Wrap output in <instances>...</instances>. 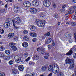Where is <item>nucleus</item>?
Instances as JSON below:
<instances>
[{
	"instance_id": "nucleus-25",
	"label": "nucleus",
	"mask_w": 76,
	"mask_h": 76,
	"mask_svg": "<svg viewBox=\"0 0 76 76\" xmlns=\"http://www.w3.org/2000/svg\"><path fill=\"white\" fill-rule=\"evenodd\" d=\"M23 56L24 58H26L27 57H28V53L26 52L24 53Z\"/></svg>"
},
{
	"instance_id": "nucleus-33",
	"label": "nucleus",
	"mask_w": 76,
	"mask_h": 76,
	"mask_svg": "<svg viewBox=\"0 0 76 76\" xmlns=\"http://www.w3.org/2000/svg\"><path fill=\"white\" fill-rule=\"evenodd\" d=\"M73 12H75V10H74V11L73 10H70L68 11V14H71V13H73Z\"/></svg>"
},
{
	"instance_id": "nucleus-43",
	"label": "nucleus",
	"mask_w": 76,
	"mask_h": 76,
	"mask_svg": "<svg viewBox=\"0 0 76 76\" xmlns=\"http://www.w3.org/2000/svg\"><path fill=\"white\" fill-rule=\"evenodd\" d=\"M40 39L41 40H42L43 39H45V37L43 36H41L40 37Z\"/></svg>"
},
{
	"instance_id": "nucleus-62",
	"label": "nucleus",
	"mask_w": 76,
	"mask_h": 76,
	"mask_svg": "<svg viewBox=\"0 0 76 76\" xmlns=\"http://www.w3.org/2000/svg\"><path fill=\"white\" fill-rule=\"evenodd\" d=\"M25 76H30V75L28 74H26V75Z\"/></svg>"
},
{
	"instance_id": "nucleus-20",
	"label": "nucleus",
	"mask_w": 76,
	"mask_h": 76,
	"mask_svg": "<svg viewBox=\"0 0 76 76\" xmlns=\"http://www.w3.org/2000/svg\"><path fill=\"white\" fill-rule=\"evenodd\" d=\"M70 64V65L69 67V69H73V68H74V66H75V65H74V62H72V64Z\"/></svg>"
},
{
	"instance_id": "nucleus-1",
	"label": "nucleus",
	"mask_w": 76,
	"mask_h": 76,
	"mask_svg": "<svg viewBox=\"0 0 76 76\" xmlns=\"http://www.w3.org/2000/svg\"><path fill=\"white\" fill-rule=\"evenodd\" d=\"M48 70L50 72L53 71V73L55 74L56 73L57 76H64L63 73L61 72H59V68L58 65L56 64H53V65H50L49 66Z\"/></svg>"
},
{
	"instance_id": "nucleus-49",
	"label": "nucleus",
	"mask_w": 76,
	"mask_h": 76,
	"mask_svg": "<svg viewBox=\"0 0 76 76\" xmlns=\"http://www.w3.org/2000/svg\"><path fill=\"white\" fill-rule=\"evenodd\" d=\"M73 57L74 58H76V53H74L73 55Z\"/></svg>"
},
{
	"instance_id": "nucleus-32",
	"label": "nucleus",
	"mask_w": 76,
	"mask_h": 76,
	"mask_svg": "<svg viewBox=\"0 0 76 76\" xmlns=\"http://www.w3.org/2000/svg\"><path fill=\"white\" fill-rule=\"evenodd\" d=\"M34 58L36 60H38L39 59V56L38 55H35L34 57Z\"/></svg>"
},
{
	"instance_id": "nucleus-13",
	"label": "nucleus",
	"mask_w": 76,
	"mask_h": 76,
	"mask_svg": "<svg viewBox=\"0 0 76 76\" xmlns=\"http://www.w3.org/2000/svg\"><path fill=\"white\" fill-rule=\"evenodd\" d=\"M18 69L20 71H23L24 69L23 68V66L22 65H19L18 66Z\"/></svg>"
},
{
	"instance_id": "nucleus-57",
	"label": "nucleus",
	"mask_w": 76,
	"mask_h": 76,
	"mask_svg": "<svg viewBox=\"0 0 76 76\" xmlns=\"http://www.w3.org/2000/svg\"><path fill=\"white\" fill-rule=\"evenodd\" d=\"M32 64V63L31 61H30L29 62V65H31Z\"/></svg>"
},
{
	"instance_id": "nucleus-4",
	"label": "nucleus",
	"mask_w": 76,
	"mask_h": 76,
	"mask_svg": "<svg viewBox=\"0 0 76 76\" xmlns=\"http://www.w3.org/2000/svg\"><path fill=\"white\" fill-rule=\"evenodd\" d=\"M43 4L45 6H47L48 7L50 6L51 4V2L50 1L48 0L44 1H43Z\"/></svg>"
},
{
	"instance_id": "nucleus-27",
	"label": "nucleus",
	"mask_w": 76,
	"mask_h": 76,
	"mask_svg": "<svg viewBox=\"0 0 76 76\" xmlns=\"http://www.w3.org/2000/svg\"><path fill=\"white\" fill-rule=\"evenodd\" d=\"M37 51H39V52H40L41 53L42 51H44V49L43 48H42L41 49V48H38L37 49Z\"/></svg>"
},
{
	"instance_id": "nucleus-12",
	"label": "nucleus",
	"mask_w": 76,
	"mask_h": 76,
	"mask_svg": "<svg viewBox=\"0 0 76 76\" xmlns=\"http://www.w3.org/2000/svg\"><path fill=\"white\" fill-rule=\"evenodd\" d=\"M30 28L31 30L32 31H35V29H36V27H35V26L34 25L31 26L30 27Z\"/></svg>"
},
{
	"instance_id": "nucleus-41",
	"label": "nucleus",
	"mask_w": 76,
	"mask_h": 76,
	"mask_svg": "<svg viewBox=\"0 0 76 76\" xmlns=\"http://www.w3.org/2000/svg\"><path fill=\"white\" fill-rule=\"evenodd\" d=\"M31 76H37V74L36 73H34V72H32L31 73Z\"/></svg>"
},
{
	"instance_id": "nucleus-3",
	"label": "nucleus",
	"mask_w": 76,
	"mask_h": 76,
	"mask_svg": "<svg viewBox=\"0 0 76 76\" xmlns=\"http://www.w3.org/2000/svg\"><path fill=\"white\" fill-rule=\"evenodd\" d=\"M32 6H34L35 7H38L39 6V1L37 0H34L32 3Z\"/></svg>"
},
{
	"instance_id": "nucleus-55",
	"label": "nucleus",
	"mask_w": 76,
	"mask_h": 76,
	"mask_svg": "<svg viewBox=\"0 0 76 76\" xmlns=\"http://www.w3.org/2000/svg\"><path fill=\"white\" fill-rule=\"evenodd\" d=\"M1 34H2L4 33V30L2 29L1 31Z\"/></svg>"
},
{
	"instance_id": "nucleus-23",
	"label": "nucleus",
	"mask_w": 76,
	"mask_h": 76,
	"mask_svg": "<svg viewBox=\"0 0 76 76\" xmlns=\"http://www.w3.org/2000/svg\"><path fill=\"white\" fill-rule=\"evenodd\" d=\"M47 70V67L46 66H43L42 68V72H44Z\"/></svg>"
},
{
	"instance_id": "nucleus-16",
	"label": "nucleus",
	"mask_w": 76,
	"mask_h": 76,
	"mask_svg": "<svg viewBox=\"0 0 76 76\" xmlns=\"http://www.w3.org/2000/svg\"><path fill=\"white\" fill-rule=\"evenodd\" d=\"M29 35L31 37H37V34L35 33L31 32L30 33Z\"/></svg>"
},
{
	"instance_id": "nucleus-15",
	"label": "nucleus",
	"mask_w": 76,
	"mask_h": 76,
	"mask_svg": "<svg viewBox=\"0 0 76 76\" xmlns=\"http://www.w3.org/2000/svg\"><path fill=\"white\" fill-rule=\"evenodd\" d=\"M41 53L42 54H43V55H45L46 56H49V55H50L49 53H46L44 52L43 50L41 51Z\"/></svg>"
},
{
	"instance_id": "nucleus-47",
	"label": "nucleus",
	"mask_w": 76,
	"mask_h": 76,
	"mask_svg": "<svg viewBox=\"0 0 76 76\" xmlns=\"http://www.w3.org/2000/svg\"><path fill=\"white\" fill-rule=\"evenodd\" d=\"M0 76H5V74L4 73H0Z\"/></svg>"
},
{
	"instance_id": "nucleus-5",
	"label": "nucleus",
	"mask_w": 76,
	"mask_h": 76,
	"mask_svg": "<svg viewBox=\"0 0 76 76\" xmlns=\"http://www.w3.org/2000/svg\"><path fill=\"white\" fill-rule=\"evenodd\" d=\"M30 11L32 14H35L37 12V10L34 8H31L30 9Z\"/></svg>"
},
{
	"instance_id": "nucleus-26",
	"label": "nucleus",
	"mask_w": 76,
	"mask_h": 76,
	"mask_svg": "<svg viewBox=\"0 0 76 76\" xmlns=\"http://www.w3.org/2000/svg\"><path fill=\"white\" fill-rule=\"evenodd\" d=\"M39 16L40 18H42V19H44V18H45V15L42 13L40 14L39 15Z\"/></svg>"
},
{
	"instance_id": "nucleus-58",
	"label": "nucleus",
	"mask_w": 76,
	"mask_h": 76,
	"mask_svg": "<svg viewBox=\"0 0 76 76\" xmlns=\"http://www.w3.org/2000/svg\"><path fill=\"white\" fill-rule=\"evenodd\" d=\"M53 6L54 8H56V4H54Z\"/></svg>"
},
{
	"instance_id": "nucleus-50",
	"label": "nucleus",
	"mask_w": 76,
	"mask_h": 76,
	"mask_svg": "<svg viewBox=\"0 0 76 76\" xmlns=\"http://www.w3.org/2000/svg\"><path fill=\"white\" fill-rule=\"evenodd\" d=\"M48 48H51V47H52V45H49L48 46Z\"/></svg>"
},
{
	"instance_id": "nucleus-38",
	"label": "nucleus",
	"mask_w": 76,
	"mask_h": 76,
	"mask_svg": "<svg viewBox=\"0 0 76 76\" xmlns=\"http://www.w3.org/2000/svg\"><path fill=\"white\" fill-rule=\"evenodd\" d=\"M69 43H72V42H73V39L71 38H70V39H69Z\"/></svg>"
},
{
	"instance_id": "nucleus-56",
	"label": "nucleus",
	"mask_w": 76,
	"mask_h": 76,
	"mask_svg": "<svg viewBox=\"0 0 76 76\" xmlns=\"http://www.w3.org/2000/svg\"><path fill=\"white\" fill-rule=\"evenodd\" d=\"M53 75V73L51 72L48 75V76H51Z\"/></svg>"
},
{
	"instance_id": "nucleus-14",
	"label": "nucleus",
	"mask_w": 76,
	"mask_h": 76,
	"mask_svg": "<svg viewBox=\"0 0 76 76\" xmlns=\"http://www.w3.org/2000/svg\"><path fill=\"white\" fill-rule=\"evenodd\" d=\"M22 45L23 47L26 48V47H27L28 46V43L26 42H24L23 43Z\"/></svg>"
},
{
	"instance_id": "nucleus-29",
	"label": "nucleus",
	"mask_w": 76,
	"mask_h": 76,
	"mask_svg": "<svg viewBox=\"0 0 76 76\" xmlns=\"http://www.w3.org/2000/svg\"><path fill=\"white\" fill-rule=\"evenodd\" d=\"M5 53L6 54L9 55V54H10V50H6L5 51Z\"/></svg>"
},
{
	"instance_id": "nucleus-18",
	"label": "nucleus",
	"mask_w": 76,
	"mask_h": 76,
	"mask_svg": "<svg viewBox=\"0 0 76 76\" xmlns=\"http://www.w3.org/2000/svg\"><path fill=\"white\" fill-rule=\"evenodd\" d=\"M72 54H73V51H72V50H70L69 51L68 53H66V54L68 56H70V55H72Z\"/></svg>"
},
{
	"instance_id": "nucleus-44",
	"label": "nucleus",
	"mask_w": 76,
	"mask_h": 76,
	"mask_svg": "<svg viewBox=\"0 0 76 76\" xmlns=\"http://www.w3.org/2000/svg\"><path fill=\"white\" fill-rule=\"evenodd\" d=\"M71 24L73 26H75V25H76V22H72Z\"/></svg>"
},
{
	"instance_id": "nucleus-63",
	"label": "nucleus",
	"mask_w": 76,
	"mask_h": 76,
	"mask_svg": "<svg viewBox=\"0 0 76 76\" xmlns=\"http://www.w3.org/2000/svg\"><path fill=\"white\" fill-rule=\"evenodd\" d=\"M66 25H68V24H69V23L68 22H66Z\"/></svg>"
},
{
	"instance_id": "nucleus-60",
	"label": "nucleus",
	"mask_w": 76,
	"mask_h": 76,
	"mask_svg": "<svg viewBox=\"0 0 76 76\" xmlns=\"http://www.w3.org/2000/svg\"><path fill=\"white\" fill-rule=\"evenodd\" d=\"M74 3H76V0H72Z\"/></svg>"
},
{
	"instance_id": "nucleus-48",
	"label": "nucleus",
	"mask_w": 76,
	"mask_h": 76,
	"mask_svg": "<svg viewBox=\"0 0 76 76\" xmlns=\"http://www.w3.org/2000/svg\"><path fill=\"white\" fill-rule=\"evenodd\" d=\"M18 39V38L16 37H15L14 38V40H15V41H17Z\"/></svg>"
},
{
	"instance_id": "nucleus-37",
	"label": "nucleus",
	"mask_w": 76,
	"mask_h": 76,
	"mask_svg": "<svg viewBox=\"0 0 76 76\" xmlns=\"http://www.w3.org/2000/svg\"><path fill=\"white\" fill-rule=\"evenodd\" d=\"M4 50V47L3 46L0 47V51H3Z\"/></svg>"
},
{
	"instance_id": "nucleus-46",
	"label": "nucleus",
	"mask_w": 76,
	"mask_h": 76,
	"mask_svg": "<svg viewBox=\"0 0 76 76\" xmlns=\"http://www.w3.org/2000/svg\"><path fill=\"white\" fill-rule=\"evenodd\" d=\"M52 44L53 46H54V45H55V43L54 42V41L52 40Z\"/></svg>"
},
{
	"instance_id": "nucleus-42",
	"label": "nucleus",
	"mask_w": 76,
	"mask_h": 76,
	"mask_svg": "<svg viewBox=\"0 0 76 76\" xmlns=\"http://www.w3.org/2000/svg\"><path fill=\"white\" fill-rule=\"evenodd\" d=\"M30 59H31L30 57H28L26 59V62H28V61H29V60H30Z\"/></svg>"
},
{
	"instance_id": "nucleus-36",
	"label": "nucleus",
	"mask_w": 76,
	"mask_h": 76,
	"mask_svg": "<svg viewBox=\"0 0 76 76\" xmlns=\"http://www.w3.org/2000/svg\"><path fill=\"white\" fill-rule=\"evenodd\" d=\"M23 33L24 34H28V31L27 30H25L23 31Z\"/></svg>"
},
{
	"instance_id": "nucleus-9",
	"label": "nucleus",
	"mask_w": 76,
	"mask_h": 76,
	"mask_svg": "<svg viewBox=\"0 0 76 76\" xmlns=\"http://www.w3.org/2000/svg\"><path fill=\"white\" fill-rule=\"evenodd\" d=\"M15 23L16 24H19V23H20V22H21V20L19 17L16 18H15Z\"/></svg>"
},
{
	"instance_id": "nucleus-45",
	"label": "nucleus",
	"mask_w": 76,
	"mask_h": 76,
	"mask_svg": "<svg viewBox=\"0 0 76 76\" xmlns=\"http://www.w3.org/2000/svg\"><path fill=\"white\" fill-rule=\"evenodd\" d=\"M74 38L75 39V41L76 42V33H74Z\"/></svg>"
},
{
	"instance_id": "nucleus-59",
	"label": "nucleus",
	"mask_w": 76,
	"mask_h": 76,
	"mask_svg": "<svg viewBox=\"0 0 76 76\" xmlns=\"http://www.w3.org/2000/svg\"><path fill=\"white\" fill-rule=\"evenodd\" d=\"M44 58L45 59H48V57L47 56H44Z\"/></svg>"
},
{
	"instance_id": "nucleus-8",
	"label": "nucleus",
	"mask_w": 76,
	"mask_h": 76,
	"mask_svg": "<svg viewBox=\"0 0 76 76\" xmlns=\"http://www.w3.org/2000/svg\"><path fill=\"white\" fill-rule=\"evenodd\" d=\"M65 62L66 64L68 63V64H71L72 63H74L73 62V61L72 60L70 59L69 58H67L66 59Z\"/></svg>"
},
{
	"instance_id": "nucleus-40",
	"label": "nucleus",
	"mask_w": 76,
	"mask_h": 76,
	"mask_svg": "<svg viewBox=\"0 0 76 76\" xmlns=\"http://www.w3.org/2000/svg\"><path fill=\"white\" fill-rule=\"evenodd\" d=\"M71 10L73 9V11H74V10H75V12H76V10H75V9H76V7L75 6L71 7Z\"/></svg>"
},
{
	"instance_id": "nucleus-7",
	"label": "nucleus",
	"mask_w": 76,
	"mask_h": 76,
	"mask_svg": "<svg viewBox=\"0 0 76 76\" xmlns=\"http://www.w3.org/2000/svg\"><path fill=\"white\" fill-rule=\"evenodd\" d=\"M15 61L16 62L18 63H20L21 61V59H20V57L19 56H15L14 57Z\"/></svg>"
},
{
	"instance_id": "nucleus-30",
	"label": "nucleus",
	"mask_w": 76,
	"mask_h": 76,
	"mask_svg": "<svg viewBox=\"0 0 76 76\" xmlns=\"http://www.w3.org/2000/svg\"><path fill=\"white\" fill-rule=\"evenodd\" d=\"M13 24L14 28H15V29H18V28H19L18 27L15 26V22L14 21H13Z\"/></svg>"
},
{
	"instance_id": "nucleus-24",
	"label": "nucleus",
	"mask_w": 76,
	"mask_h": 76,
	"mask_svg": "<svg viewBox=\"0 0 76 76\" xmlns=\"http://www.w3.org/2000/svg\"><path fill=\"white\" fill-rule=\"evenodd\" d=\"M11 48L13 51H15L17 50V48L15 46H12Z\"/></svg>"
},
{
	"instance_id": "nucleus-17",
	"label": "nucleus",
	"mask_w": 76,
	"mask_h": 76,
	"mask_svg": "<svg viewBox=\"0 0 76 76\" xmlns=\"http://www.w3.org/2000/svg\"><path fill=\"white\" fill-rule=\"evenodd\" d=\"M23 39L25 41H28L29 40V37L26 36H25L23 37Z\"/></svg>"
},
{
	"instance_id": "nucleus-54",
	"label": "nucleus",
	"mask_w": 76,
	"mask_h": 76,
	"mask_svg": "<svg viewBox=\"0 0 76 76\" xmlns=\"http://www.w3.org/2000/svg\"><path fill=\"white\" fill-rule=\"evenodd\" d=\"M66 5H63L62 6V8L63 9H64V8H65V7H66Z\"/></svg>"
},
{
	"instance_id": "nucleus-2",
	"label": "nucleus",
	"mask_w": 76,
	"mask_h": 76,
	"mask_svg": "<svg viewBox=\"0 0 76 76\" xmlns=\"http://www.w3.org/2000/svg\"><path fill=\"white\" fill-rule=\"evenodd\" d=\"M36 23L40 27H44L45 23V22L44 20H36Z\"/></svg>"
},
{
	"instance_id": "nucleus-34",
	"label": "nucleus",
	"mask_w": 76,
	"mask_h": 76,
	"mask_svg": "<svg viewBox=\"0 0 76 76\" xmlns=\"http://www.w3.org/2000/svg\"><path fill=\"white\" fill-rule=\"evenodd\" d=\"M4 56V53H3L0 52V57H3Z\"/></svg>"
},
{
	"instance_id": "nucleus-11",
	"label": "nucleus",
	"mask_w": 76,
	"mask_h": 76,
	"mask_svg": "<svg viewBox=\"0 0 76 76\" xmlns=\"http://www.w3.org/2000/svg\"><path fill=\"white\" fill-rule=\"evenodd\" d=\"M4 26L5 28H9L10 26V23L8 22H5L4 23Z\"/></svg>"
},
{
	"instance_id": "nucleus-21",
	"label": "nucleus",
	"mask_w": 76,
	"mask_h": 76,
	"mask_svg": "<svg viewBox=\"0 0 76 76\" xmlns=\"http://www.w3.org/2000/svg\"><path fill=\"white\" fill-rule=\"evenodd\" d=\"M19 8L18 7H16L14 8V10L15 12H17Z\"/></svg>"
},
{
	"instance_id": "nucleus-51",
	"label": "nucleus",
	"mask_w": 76,
	"mask_h": 76,
	"mask_svg": "<svg viewBox=\"0 0 76 76\" xmlns=\"http://www.w3.org/2000/svg\"><path fill=\"white\" fill-rule=\"evenodd\" d=\"M32 41L34 42H36L37 41V39L35 38H34L32 39Z\"/></svg>"
},
{
	"instance_id": "nucleus-35",
	"label": "nucleus",
	"mask_w": 76,
	"mask_h": 76,
	"mask_svg": "<svg viewBox=\"0 0 76 76\" xmlns=\"http://www.w3.org/2000/svg\"><path fill=\"white\" fill-rule=\"evenodd\" d=\"M9 45L10 47H12L13 46H15V43H13V42L9 44Z\"/></svg>"
},
{
	"instance_id": "nucleus-52",
	"label": "nucleus",
	"mask_w": 76,
	"mask_h": 76,
	"mask_svg": "<svg viewBox=\"0 0 76 76\" xmlns=\"http://www.w3.org/2000/svg\"><path fill=\"white\" fill-rule=\"evenodd\" d=\"M73 19L74 20H75L76 19V16H75V15H73L72 16Z\"/></svg>"
},
{
	"instance_id": "nucleus-10",
	"label": "nucleus",
	"mask_w": 76,
	"mask_h": 76,
	"mask_svg": "<svg viewBox=\"0 0 76 76\" xmlns=\"http://www.w3.org/2000/svg\"><path fill=\"white\" fill-rule=\"evenodd\" d=\"M65 37L66 38H70L71 37V34L69 33H66L64 35Z\"/></svg>"
},
{
	"instance_id": "nucleus-39",
	"label": "nucleus",
	"mask_w": 76,
	"mask_h": 76,
	"mask_svg": "<svg viewBox=\"0 0 76 76\" xmlns=\"http://www.w3.org/2000/svg\"><path fill=\"white\" fill-rule=\"evenodd\" d=\"M45 36H48L50 37V33L48 32L47 34H44Z\"/></svg>"
},
{
	"instance_id": "nucleus-19",
	"label": "nucleus",
	"mask_w": 76,
	"mask_h": 76,
	"mask_svg": "<svg viewBox=\"0 0 76 76\" xmlns=\"http://www.w3.org/2000/svg\"><path fill=\"white\" fill-rule=\"evenodd\" d=\"M14 35L15 34H14V33H10L8 34V37L10 38V37H14Z\"/></svg>"
},
{
	"instance_id": "nucleus-6",
	"label": "nucleus",
	"mask_w": 76,
	"mask_h": 76,
	"mask_svg": "<svg viewBox=\"0 0 76 76\" xmlns=\"http://www.w3.org/2000/svg\"><path fill=\"white\" fill-rule=\"evenodd\" d=\"M31 2L29 1H25L23 3V5L26 7H29L31 6Z\"/></svg>"
},
{
	"instance_id": "nucleus-28",
	"label": "nucleus",
	"mask_w": 76,
	"mask_h": 76,
	"mask_svg": "<svg viewBox=\"0 0 76 76\" xmlns=\"http://www.w3.org/2000/svg\"><path fill=\"white\" fill-rule=\"evenodd\" d=\"M51 38H49L48 39L47 41H46V42L47 44H50V42H51Z\"/></svg>"
},
{
	"instance_id": "nucleus-22",
	"label": "nucleus",
	"mask_w": 76,
	"mask_h": 76,
	"mask_svg": "<svg viewBox=\"0 0 76 76\" xmlns=\"http://www.w3.org/2000/svg\"><path fill=\"white\" fill-rule=\"evenodd\" d=\"M12 72L14 74H16L18 72V70L16 69H13L12 71Z\"/></svg>"
},
{
	"instance_id": "nucleus-61",
	"label": "nucleus",
	"mask_w": 76,
	"mask_h": 76,
	"mask_svg": "<svg viewBox=\"0 0 76 76\" xmlns=\"http://www.w3.org/2000/svg\"><path fill=\"white\" fill-rule=\"evenodd\" d=\"M7 4H6L5 5V7L6 8H7Z\"/></svg>"
},
{
	"instance_id": "nucleus-53",
	"label": "nucleus",
	"mask_w": 76,
	"mask_h": 76,
	"mask_svg": "<svg viewBox=\"0 0 76 76\" xmlns=\"http://www.w3.org/2000/svg\"><path fill=\"white\" fill-rule=\"evenodd\" d=\"M65 9H61L60 10V11L61 12H64V11H65Z\"/></svg>"
},
{
	"instance_id": "nucleus-64",
	"label": "nucleus",
	"mask_w": 76,
	"mask_h": 76,
	"mask_svg": "<svg viewBox=\"0 0 76 76\" xmlns=\"http://www.w3.org/2000/svg\"><path fill=\"white\" fill-rule=\"evenodd\" d=\"M72 76H76V73H74Z\"/></svg>"
},
{
	"instance_id": "nucleus-31",
	"label": "nucleus",
	"mask_w": 76,
	"mask_h": 76,
	"mask_svg": "<svg viewBox=\"0 0 76 76\" xmlns=\"http://www.w3.org/2000/svg\"><path fill=\"white\" fill-rule=\"evenodd\" d=\"M8 63L10 65H12L13 64V61L12 60H10L9 61Z\"/></svg>"
}]
</instances>
